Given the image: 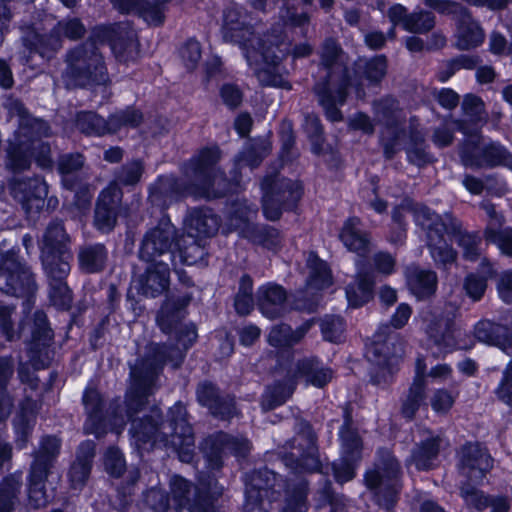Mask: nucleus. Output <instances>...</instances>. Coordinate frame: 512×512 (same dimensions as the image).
Listing matches in <instances>:
<instances>
[{"label":"nucleus","mask_w":512,"mask_h":512,"mask_svg":"<svg viewBox=\"0 0 512 512\" xmlns=\"http://www.w3.org/2000/svg\"><path fill=\"white\" fill-rule=\"evenodd\" d=\"M166 363H171L174 368H178L182 363L181 350L173 349L167 355L166 347L152 345L145 357L131 366L130 386L125 394L124 409L119 406L111 408L110 431L120 434L127 421L132 422V418H139L137 415L147 407L149 396L157 388V377Z\"/></svg>","instance_id":"obj_1"},{"label":"nucleus","mask_w":512,"mask_h":512,"mask_svg":"<svg viewBox=\"0 0 512 512\" xmlns=\"http://www.w3.org/2000/svg\"><path fill=\"white\" fill-rule=\"evenodd\" d=\"M414 219L416 224L426 232L427 246L437 265L446 266L457 259V251L446 242L445 233L455 238L466 260L479 259L481 237L478 233L466 231L462 222L451 212L439 215L426 206H419L414 210Z\"/></svg>","instance_id":"obj_2"},{"label":"nucleus","mask_w":512,"mask_h":512,"mask_svg":"<svg viewBox=\"0 0 512 512\" xmlns=\"http://www.w3.org/2000/svg\"><path fill=\"white\" fill-rule=\"evenodd\" d=\"M342 53V48L335 39L324 40L320 49V67L324 69L325 76L314 86L318 102L327 119L332 122L343 119L338 106L345 103L350 84L347 70L340 61Z\"/></svg>","instance_id":"obj_3"},{"label":"nucleus","mask_w":512,"mask_h":512,"mask_svg":"<svg viewBox=\"0 0 512 512\" xmlns=\"http://www.w3.org/2000/svg\"><path fill=\"white\" fill-rule=\"evenodd\" d=\"M219 159L217 147L205 148L184 164L182 172L190 180L192 197L214 199L230 191L231 182L215 168Z\"/></svg>","instance_id":"obj_4"},{"label":"nucleus","mask_w":512,"mask_h":512,"mask_svg":"<svg viewBox=\"0 0 512 512\" xmlns=\"http://www.w3.org/2000/svg\"><path fill=\"white\" fill-rule=\"evenodd\" d=\"M65 62L64 79L69 87L105 85L109 80L104 58L94 41L69 50Z\"/></svg>","instance_id":"obj_5"},{"label":"nucleus","mask_w":512,"mask_h":512,"mask_svg":"<svg viewBox=\"0 0 512 512\" xmlns=\"http://www.w3.org/2000/svg\"><path fill=\"white\" fill-rule=\"evenodd\" d=\"M170 493L173 504L164 491L150 489L146 494L147 512H181L183 508L189 512H219L211 501L203 499L197 487L181 476L171 477Z\"/></svg>","instance_id":"obj_6"},{"label":"nucleus","mask_w":512,"mask_h":512,"mask_svg":"<svg viewBox=\"0 0 512 512\" xmlns=\"http://www.w3.org/2000/svg\"><path fill=\"white\" fill-rule=\"evenodd\" d=\"M295 436L282 447L283 462L292 475L316 472L321 463L318 454L317 437L311 425L299 418L293 420Z\"/></svg>","instance_id":"obj_7"},{"label":"nucleus","mask_w":512,"mask_h":512,"mask_svg":"<svg viewBox=\"0 0 512 512\" xmlns=\"http://www.w3.org/2000/svg\"><path fill=\"white\" fill-rule=\"evenodd\" d=\"M400 465L387 449L378 451L376 467L365 475V483L370 489H378L376 494L380 506L390 510L397 501L400 490Z\"/></svg>","instance_id":"obj_8"},{"label":"nucleus","mask_w":512,"mask_h":512,"mask_svg":"<svg viewBox=\"0 0 512 512\" xmlns=\"http://www.w3.org/2000/svg\"><path fill=\"white\" fill-rule=\"evenodd\" d=\"M36 290L34 275L18 254L13 250L0 252V291L26 298L25 304L29 308Z\"/></svg>","instance_id":"obj_9"},{"label":"nucleus","mask_w":512,"mask_h":512,"mask_svg":"<svg viewBox=\"0 0 512 512\" xmlns=\"http://www.w3.org/2000/svg\"><path fill=\"white\" fill-rule=\"evenodd\" d=\"M189 302L190 297L168 299L164 302L156 317L157 324L162 332L170 334L172 331H176L177 345L162 344V347L167 348V355L170 354L173 349H180L182 352V360L184 359L185 352L197 339V332L193 325L179 327L181 320L184 318V308ZM152 345L156 344H150L147 350ZM158 345L161 346V344Z\"/></svg>","instance_id":"obj_10"},{"label":"nucleus","mask_w":512,"mask_h":512,"mask_svg":"<svg viewBox=\"0 0 512 512\" xmlns=\"http://www.w3.org/2000/svg\"><path fill=\"white\" fill-rule=\"evenodd\" d=\"M261 188L263 213L270 221L278 220L283 209L294 208L302 196L301 186L297 182L278 175L265 177Z\"/></svg>","instance_id":"obj_11"},{"label":"nucleus","mask_w":512,"mask_h":512,"mask_svg":"<svg viewBox=\"0 0 512 512\" xmlns=\"http://www.w3.org/2000/svg\"><path fill=\"white\" fill-rule=\"evenodd\" d=\"M244 57L262 87H276L286 90L292 88L284 76L282 57L276 54L272 46L262 44L256 49H248Z\"/></svg>","instance_id":"obj_12"},{"label":"nucleus","mask_w":512,"mask_h":512,"mask_svg":"<svg viewBox=\"0 0 512 512\" xmlns=\"http://www.w3.org/2000/svg\"><path fill=\"white\" fill-rule=\"evenodd\" d=\"M179 246L178 231L169 221L163 220L143 237L139 250L142 261L174 263V249Z\"/></svg>","instance_id":"obj_13"},{"label":"nucleus","mask_w":512,"mask_h":512,"mask_svg":"<svg viewBox=\"0 0 512 512\" xmlns=\"http://www.w3.org/2000/svg\"><path fill=\"white\" fill-rule=\"evenodd\" d=\"M461 161L473 169L505 165L512 169V154L499 143L480 144L477 136L469 138L461 147Z\"/></svg>","instance_id":"obj_14"},{"label":"nucleus","mask_w":512,"mask_h":512,"mask_svg":"<svg viewBox=\"0 0 512 512\" xmlns=\"http://www.w3.org/2000/svg\"><path fill=\"white\" fill-rule=\"evenodd\" d=\"M375 119L384 126L381 141L384 149V155L387 159H392L398 152V140L402 135L400 128L404 116L399 108L398 102L393 98H383L373 102Z\"/></svg>","instance_id":"obj_15"},{"label":"nucleus","mask_w":512,"mask_h":512,"mask_svg":"<svg viewBox=\"0 0 512 512\" xmlns=\"http://www.w3.org/2000/svg\"><path fill=\"white\" fill-rule=\"evenodd\" d=\"M368 357L381 367L383 376L390 375L394 366L404 355V343L399 335L392 331L390 325H382L374 335V340L368 350Z\"/></svg>","instance_id":"obj_16"},{"label":"nucleus","mask_w":512,"mask_h":512,"mask_svg":"<svg viewBox=\"0 0 512 512\" xmlns=\"http://www.w3.org/2000/svg\"><path fill=\"white\" fill-rule=\"evenodd\" d=\"M277 474L268 469H261L251 474L246 485V500L243 512H267L275 500Z\"/></svg>","instance_id":"obj_17"},{"label":"nucleus","mask_w":512,"mask_h":512,"mask_svg":"<svg viewBox=\"0 0 512 512\" xmlns=\"http://www.w3.org/2000/svg\"><path fill=\"white\" fill-rule=\"evenodd\" d=\"M94 36L101 42L108 41L116 59L128 62L136 59L139 44L134 30L121 24L99 26Z\"/></svg>","instance_id":"obj_18"},{"label":"nucleus","mask_w":512,"mask_h":512,"mask_svg":"<svg viewBox=\"0 0 512 512\" xmlns=\"http://www.w3.org/2000/svg\"><path fill=\"white\" fill-rule=\"evenodd\" d=\"M492 466L491 456L479 443H467L458 452L459 473L466 478L463 483L479 484Z\"/></svg>","instance_id":"obj_19"},{"label":"nucleus","mask_w":512,"mask_h":512,"mask_svg":"<svg viewBox=\"0 0 512 512\" xmlns=\"http://www.w3.org/2000/svg\"><path fill=\"white\" fill-rule=\"evenodd\" d=\"M251 444L244 437L230 436L225 433H218L207 438L202 444L208 467L211 470H219L222 467V454L230 451L236 457H246L250 452Z\"/></svg>","instance_id":"obj_20"},{"label":"nucleus","mask_w":512,"mask_h":512,"mask_svg":"<svg viewBox=\"0 0 512 512\" xmlns=\"http://www.w3.org/2000/svg\"><path fill=\"white\" fill-rule=\"evenodd\" d=\"M10 194L26 213L39 212L45 203L48 188L39 177L15 178L9 184Z\"/></svg>","instance_id":"obj_21"},{"label":"nucleus","mask_w":512,"mask_h":512,"mask_svg":"<svg viewBox=\"0 0 512 512\" xmlns=\"http://www.w3.org/2000/svg\"><path fill=\"white\" fill-rule=\"evenodd\" d=\"M129 433L133 443L139 450L149 451L156 445H167L161 433V412L152 408L149 415L132 418Z\"/></svg>","instance_id":"obj_22"},{"label":"nucleus","mask_w":512,"mask_h":512,"mask_svg":"<svg viewBox=\"0 0 512 512\" xmlns=\"http://www.w3.org/2000/svg\"><path fill=\"white\" fill-rule=\"evenodd\" d=\"M146 268L138 275L136 287L145 297L155 298L166 292L170 285V270L173 264L168 262L145 261Z\"/></svg>","instance_id":"obj_23"},{"label":"nucleus","mask_w":512,"mask_h":512,"mask_svg":"<svg viewBox=\"0 0 512 512\" xmlns=\"http://www.w3.org/2000/svg\"><path fill=\"white\" fill-rule=\"evenodd\" d=\"M122 196L117 183L110 184L101 192L94 213V225L99 231L107 233L115 227Z\"/></svg>","instance_id":"obj_24"},{"label":"nucleus","mask_w":512,"mask_h":512,"mask_svg":"<svg viewBox=\"0 0 512 512\" xmlns=\"http://www.w3.org/2000/svg\"><path fill=\"white\" fill-rule=\"evenodd\" d=\"M192 196L190 180L183 174L182 178L161 177L150 188V202L160 208H166L173 201Z\"/></svg>","instance_id":"obj_25"},{"label":"nucleus","mask_w":512,"mask_h":512,"mask_svg":"<svg viewBox=\"0 0 512 512\" xmlns=\"http://www.w3.org/2000/svg\"><path fill=\"white\" fill-rule=\"evenodd\" d=\"M161 433L165 441L174 439L176 445L183 442L191 445L194 433L188 421L186 407L182 402H176L169 408L166 421L161 419Z\"/></svg>","instance_id":"obj_26"},{"label":"nucleus","mask_w":512,"mask_h":512,"mask_svg":"<svg viewBox=\"0 0 512 512\" xmlns=\"http://www.w3.org/2000/svg\"><path fill=\"white\" fill-rule=\"evenodd\" d=\"M258 208L246 199H237L231 202L225 220L230 231H236L241 237L248 239L254 228Z\"/></svg>","instance_id":"obj_27"},{"label":"nucleus","mask_w":512,"mask_h":512,"mask_svg":"<svg viewBox=\"0 0 512 512\" xmlns=\"http://www.w3.org/2000/svg\"><path fill=\"white\" fill-rule=\"evenodd\" d=\"M96 455V444L87 440L82 442L75 453V459L68 471L70 487L74 490H82L90 477L93 461Z\"/></svg>","instance_id":"obj_28"},{"label":"nucleus","mask_w":512,"mask_h":512,"mask_svg":"<svg viewBox=\"0 0 512 512\" xmlns=\"http://www.w3.org/2000/svg\"><path fill=\"white\" fill-rule=\"evenodd\" d=\"M82 402L87 414L84 432L94 434L97 438L102 437L110 430V424L109 415L104 417L102 413L103 399L100 393L96 389L88 388L83 394Z\"/></svg>","instance_id":"obj_29"},{"label":"nucleus","mask_w":512,"mask_h":512,"mask_svg":"<svg viewBox=\"0 0 512 512\" xmlns=\"http://www.w3.org/2000/svg\"><path fill=\"white\" fill-rule=\"evenodd\" d=\"M357 273L355 279L346 288L348 302L353 307L367 303L375 285V273L363 259L356 261Z\"/></svg>","instance_id":"obj_30"},{"label":"nucleus","mask_w":512,"mask_h":512,"mask_svg":"<svg viewBox=\"0 0 512 512\" xmlns=\"http://www.w3.org/2000/svg\"><path fill=\"white\" fill-rule=\"evenodd\" d=\"M21 42L29 53H38L49 59L62 47V40L54 34L42 35L32 24L23 23L19 26Z\"/></svg>","instance_id":"obj_31"},{"label":"nucleus","mask_w":512,"mask_h":512,"mask_svg":"<svg viewBox=\"0 0 512 512\" xmlns=\"http://www.w3.org/2000/svg\"><path fill=\"white\" fill-rule=\"evenodd\" d=\"M339 237L344 246L360 258H365L373 249L371 235L361 229L358 217H350L345 221Z\"/></svg>","instance_id":"obj_32"},{"label":"nucleus","mask_w":512,"mask_h":512,"mask_svg":"<svg viewBox=\"0 0 512 512\" xmlns=\"http://www.w3.org/2000/svg\"><path fill=\"white\" fill-rule=\"evenodd\" d=\"M3 106L9 111L10 115L19 117V127L16 131L19 132V135L27 137L30 134H49V125L41 119L33 118L19 99L13 96H7Z\"/></svg>","instance_id":"obj_33"},{"label":"nucleus","mask_w":512,"mask_h":512,"mask_svg":"<svg viewBox=\"0 0 512 512\" xmlns=\"http://www.w3.org/2000/svg\"><path fill=\"white\" fill-rule=\"evenodd\" d=\"M474 335L479 341L512 354V330L507 326L490 320H481L475 325Z\"/></svg>","instance_id":"obj_34"},{"label":"nucleus","mask_w":512,"mask_h":512,"mask_svg":"<svg viewBox=\"0 0 512 512\" xmlns=\"http://www.w3.org/2000/svg\"><path fill=\"white\" fill-rule=\"evenodd\" d=\"M295 376L306 384L317 388L325 387L333 378V371L316 357H307L296 363Z\"/></svg>","instance_id":"obj_35"},{"label":"nucleus","mask_w":512,"mask_h":512,"mask_svg":"<svg viewBox=\"0 0 512 512\" xmlns=\"http://www.w3.org/2000/svg\"><path fill=\"white\" fill-rule=\"evenodd\" d=\"M460 495L468 506L478 510L491 507V512H509L510 501L504 496L488 497L485 496L474 485L468 483L460 484Z\"/></svg>","instance_id":"obj_36"},{"label":"nucleus","mask_w":512,"mask_h":512,"mask_svg":"<svg viewBox=\"0 0 512 512\" xmlns=\"http://www.w3.org/2000/svg\"><path fill=\"white\" fill-rule=\"evenodd\" d=\"M108 249L102 243H89L79 247L78 267L86 274L102 272L107 265Z\"/></svg>","instance_id":"obj_37"},{"label":"nucleus","mask_w":512,"mask_h":512,"mask_svg":"<svg viewBox=\"0 0 512 512\" xmlns=\"http://www.w3.org/2000/svg\"><path fill=\"white\" fill-rule=\"evenodd\" d=\"M405 275L409 289L418 299L428 298L435 293L438 279L434 271L411 265L406 268Z\"/></svg>","instance_id":"obj_38"},{"label":"nucleus","mask_w":512,"mask_h":512,"mask_svg":"<svg viewBox=\"0 0 512 512\" xmlns=\"http://www.w3.org/2000/svg\"><path fill=\"white\" fill-rule=\"evenodd\" d=\"M286 300L285 290L275 284L263 285L258 289L257 302L262 313L275 319L283 315L285 311L284 303Z\"/></svg>","instance_id":"obj_39"},{"label":"nucleus","mask_w":512,"mask_h":512,"mask_svg":"<svg viewBox=\"0 0 512 512\" xmlns=\"http://www.w3.org/2000/svg\"><path fill=\"white\" fill-rule=\"evenodd\" d=\"M218 228V217L208 208L194 209L186 218V229L191 238L211 237Z\"/></svg>","instance_id":"obj_40"},{"label":"nucleus","mask_w":512,"mask_h":512,"mask_svg":"<svg viewBox=\"0 0 512 512\" xmlns=\"http://www.w3.org/2000/svg\"><path fill=\"white\" fill-rule=\"evenodd\" d=\"M457 42L460 50H469L481 45L485 39V33L480 24L472 17L468 10L465 15L457 20Z\"/></svg>","instance_id":"obj_41"},{"label":"nucleus","mask_w":512,"mask_h":512,"mask_svg":"<svg viewBox=\"0 0 512 512\" xmlns=\"http://www.w3.org/2000/svg\"><path fill=\"white\" fill-rule=\"evenodd\" d=\"M342 456L346 459H361L363 443L357 429L353 426V420L349 406L344 410V423L339 430Z\"/></svg>","instance_id":"obj_42"},{"label":"nucleus","mask_w":512,"mask_h":512,"mask_svg":"<svg viewBox=\"0 0 512 512\" xmlns=\"http://www.w3.org/2000/svg\"><path fill=\"white\" fill-rule=\"evenodd\" d=\"M31 164L29 136L19 135L16 132L13 141L9 142L6 150V167L13 172L27 170Z\"/></svg>","instance_id":"obj_43"},{"label":"nucleus","mask_w":512,"mask_h":512,"mask_svg":"<svg viewBox=\"0 0 512 512\" xmlns=\"http://www.w3.org/2000/svg\"><path fill=\"white\" fill-rule=\"evenodd\" d=\"M454 316L451 313H437L432 316L426 328L429 338L439 347L453 345Z\"/></svg>","instance_id":"obj_44"},{"label":"nucleus","mask_w":512,"mask_h":512,"mask_svg":"<svg viewBox=\"0 0 512 512\" xmlns=\"http://www.w3.org/2000/svg\"><path fill=\"white\" fill-rule=\"evenodd\" d=\"M301 475L287 478L285 501L281 512L307 511V482Z\"/></svg>","instance_id":"obj_45"},{"label":"nucleus","mask_w":512,"mask_h":512,"mask_svg":"<svg viewBox=\"0 0 512 512\" xmlns=\"http://www.w3.org/2000/svg\"><path fill=\"white\" fill-rule=\"evenodd\" d=\"M71 238L66 232L62 220L53 219L47 225L40 243L41 253L43 252H64L71 251L69 248Z\"/></svg>","instance_id":"obj_46"},{"label":"nucleus","mask_w":512,"mask_h":512,"mask_svg":"<svg viewBox=\"0 0 512 512\" xmlns=\"http://www.w3.org/2000/svg\"><path fill=\"white\" fill-rule=\"evenodd\" d=\"M72 258L71 251L41 253V261L48 281L66 280L71 270Z\"/></svg>","instance_id":"obj_47"},{"label":"nucleus","mask_w":512,"mask_h":512,"mask_svg":"<svg viewBox=\"0 0 512 512\" xmlns=\"http://www.w3.org/2000/svg\"><path fill=\"white\" fill-rule=\"evenodd\" d=\"M426 380L418 373L415 375L411 386L408 389V393L405 398L402 400L401 404V415L408 419L412 420L417 411L419 410L421 404L424 402L426 398Z\"/></svg>","instance_id":"obj_48"},{"label":"nucleus","mask_w":512,"mask_h":512,"mask_svg":"<svg viewBox=\"0 0 512 512\" xmlns=\"http://www.w3.org/2000/svg\"><path fill=\"white\" fill-rule=\"evenodd\" d=\"M313 324L312 320L306 321L296 330L287 324L274 326L268 336L270 345L274 347H286L298 343L309 331Z\"/></svg>","instance_id":"obj_49"},{"label":"nucleus","mask_w":512,"mask_h":512,"mask_svg":"<svg viewBox=\"0 0 512 512\" xmlns=\"http://www.w3.org/2000/svg\"><path fill=\"white\" fill-rule=\"evenodd\" d=\"M23 321L19 317L16 306L0 301V333L8 342H14L21 338Z\"/></svg>","instance_id":"obj_50"},{"label":"nucleus","mask_w":512,"mask_h":512,"mask_svg":"<svg viewBox=\"0 0 512 512\" xmlns=\"http://www.w3.org/2000/svg\"><path fill=\"white\" fill-rule=\"evenodd\" d=\"M22 488L20 474H10L0 482V512H14Z\"/></svg>","instance_id":"obj_51"},{"label":"nucleus","mask_w":512,"mask_h":512,"mask_svg":"<svg viewBox=\"0 0 512 512\" xmlns=\"http://www.w3.org/2000/svg\"><path fill=\"white\" fill-rule=\"evenodd\" d=\"M440 443L441 438L439 436H433L422 441L413 449L410 461L415 464L418 470L431 468L432 462L438 456Z\"/></svg>","instance_id":"obj_52"},{"label":"nucleus","mask_w":512,"mask_h":512,"mask_svg":"<svg viewBox=\"0 0 512 512\" xmlns=\"http://www.w3.org/2000/svg\"><path fill=\"white\" fill-rule=\"evenodd\" d=\"M233 27L235 31L232 35H223V39L226 42L239 45L243 50L244 56L246 55V50L256 49L263 44L262 39L255 33L253 26L249 24L247 19L238 22Z\"/></svg>","instance_id":"obj_53"},{"label":"nucleus","mask_w":512,"mask_h":512,"mask_svg":"<svg viewBox=\"0 0 512 512\" xmlns=\"http://www.w3.org/2000/svg\"><path fill=\"white\" fill-rule=\"evenodd\" d=\"M387 59L384 55L375 56L369 60H359L355 64V74L370 84H378L386 75Z\"/></svg>","instance_id":"obj_54"},{"label":"nucleus","mask_w":512,"mask_h":512,"mask_svg":"<svg viewBox=\"0 0 512 512\" xmlns=\"http://www.w3.org/2000/svg\"><path fill=\"white\" fill-rule=\"evenodd\" d=\"M60 450V440L56 437L47 436L41 441V446L34 454V461L31 469L49 473Z\"/></svg>","instance_id":"obj_55"},{"label":"nucleus","mask_w":512,"mask_h":512,"mask_svg":"<svg viewBox=\"0 0 512 512\" xmlns=\"http://www.w3.org/2000/svg\"><path fill=\"white\" fill-rule=\"evenodd\" d=\"M409 145L406 149L408 161L418 167H423L433 161V156L426 150L425 135L411 127Z\"/></svg>","instance_id":"obj_56"},{"label":"nucleus","mask_w":512,"mask_h":512,"mask_svg":"<svg viewBox=\"0 0 512 512\" xmlns=\"http://www.w3.org/2000/svg\"><path fill=\"white\" fill-rule=\"evenodd\" d=\"M309 268V277L307 285L314 289H323L332 284L331 271L327 264L318 258L314 253H310L307 259Z\"/></svg>","instance_id":"obj_57"},{"label":"nucleus","mask_w":512,"mask_h":512,"mask_svg":"<svg viewBox=\"0 0 512 512\" xmlns=\"http://www.w3.org/2000/svg\"><path fill=\"white\" fill-rule=\"evenodd\" d=\"M143 119L142 112L134 107L118 110L108 117L109 134H114L122 128H137Z\"/></svg>","instance_id":"obj_58"},{"label":"nucleus","mask_w":512,"mask_h":512,"mask_svg":"<svg viewBox=\"0 0 512 512\" xmlns=\"http://www.w3.org/2000/svg\"><path fill=\"white\" fill-rule=\"evenodd\" d=\"M76 126L78 130L87 135L109 134L108 118L105 119L94 112H80L77 115Z\"/></svg>","instance_id":"obj_59"},{"label":"nucleus","mask_w":512,"mask_h":512,"mask_svg":"<svg viewBox=\"0 0 512 512\" xmlns=\"http://www.w3.org/2000/svg\"><path fill=\"white\" fill-rule=\"evenodd\" d=\"M49 473L30 468L28 496L34 508L44 507L48 503L45 491V481Z\"/></svg>","instance_id":"obj_60"},{"label":"nucleus","mask_w":512,"mask_h":512,"mask_svg":"<svg viewBox=\"0 0 512 512\" xmlns=\"http://www.w3.org/2000/svg\"><path fill=\"white\" fill-rule=\"evenodd\" d=\"M221 395L219 394L217 388L210 382H203L198 385L197 388V399L199 403L203 406H206L211 414H227L232 409L231 404L229 402H221L225 405L226 410L220 411L218 402Z\"/></svg>","instance_id":"obj_61"},{"label":"nucleus","mask_w":512,"mask_h":512,"mask_svg":"<svg viewBox=\"0 0 512 512\" xmlns=\"http://www.w3.org/2000/svg\"><path fill=\"white\" fill-rule=\"evenodd\" d=\"M435 24V15L430 11L420 9L409 13L405 30L414 34H425L431 31Z\"/></svg>","instance_id":"obj_62"},{"label":"nucleus","mask_w":512,"mask_h":512,"mask_svg":"<svg viewBox=\"0 0 512 512\" xmlns=\"http://www.w3.org/2000/svg\"><path fill=\"white\" fill-rule=\"evenodd\" d=\"M269 154V147L263 143L246 146L237 156L236 164L239 168L249 167L254 169Z\"/></svg>","instance_id":"obj_63"},{"label":"nucleus","mask_w":512,"mask_h":512,"mask_svg":"<svg viewBox=\"0 0 512 512\" xmlns=\"http://www.w3.org/2000/svg\"><path fill=\"white\" fill-rule=\"evenodd\" d=\"M293 393V387L277 383L266 389L262 396L261 407L269 411L282 405Z\"/></svg>","instance_id":"obj_64"}]
</instances>
